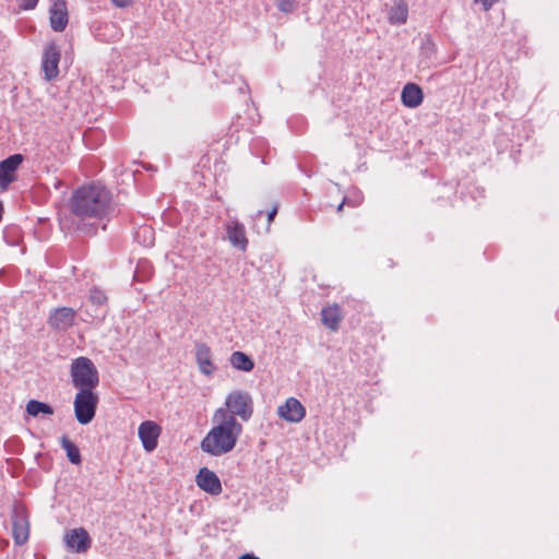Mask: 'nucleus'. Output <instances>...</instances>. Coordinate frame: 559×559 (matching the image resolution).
Wrapping results in <instances>:
<instances>
[{
	"label": "nucleus",
	"instance_id": "nucleus-1",
	"mask_svg": "<svg viewBox=\"0 0 559 559\" xmlns=\"http://www.w3.org/2000/svg\"><path fill=\"white\" fill-rule=\"evenodd\" d=\"M212 420L213 427L202 439L201 450L212 456L231 452L242 433V425L223 409H216Z\"/></svg>",
	"mask_w": 559,
	"mask_h": 559
},
{
	"label": "nucleus",
	"instance_id": "nucleus-2",
	"mask_svg": "<svg viewBox=\"0 0 559 559\" xmlns=\"http://www.w3.org/2000/svg\"><path fill=\"white\" fill-rule=\"evenodd\" d=\"M72 213L80 218H103L114 211L110 191L99 182L82 186L71 198Z\"/></svg>",
	"mask_w": 559,
	"mask_h": 559
},
{
	"label": "nucleus",
	"instance_id": "nucleus-3",
	"mask_svg": "<svg viewBox=\"0 0 559 559\" xmlns=\"http://www.w3.org/2000/svg\"><path fill=\"white\" fill-rule=\"evenodd\" d=\"M71 378L73 385L80 390L93 391L98 383V371L93 361L87 357L75 358L71 364Z\"/></svg>",
	"mask_w": 559,
	"mask_h": 559
},
{
	"label": "nucleus",
	"instance_id": "nucleus-4",
	"mask_svg": "<svg viewBox=\"0 0 559 559\" xmlns=\"http://www.w3.org/2000/svg\"><path fill=\"white\" fill-rule=\"evenodd\" d=\"M218 409L233 415V418L239 417L242 421H248L253 414V400L249 392L234 390L226 396L225 406Z\"/></svg>",
	"mask_w": 559,
	"mask_h": 559
},
{
	"label": "nucleus",
	"instance_id": "nucleus-5",
	"mask_svg": "<svg viewBox=\"0 0 559 559\" xmlns=\"http://www.w3.org/2000/svg\"><path fill=\"white\" fill-rule=\"evenodd\" d=\"M98 396L93 391L80 390L74 397V414L81 425L90 424L96 413Z\"/></svg>",
	"mask_w": 559,
	"mask_h": 559
},
{
	"label": "nucleus",
	"instance_id": "nucleus-6",
	"mask_svg": "<svg viewBox=\"0 0 559 559\" xmlns=\"http://www.w3.org/2000/svg\"><path fill=\"white\" fill-rule=\"evenodd\" d=\"M22 154H13L0 162V190L7 191L12 182L16 180V170L23 163Z\"/></svg>",
	"mask_w": 559,
	"mask_h": 559
},
{
	"label": "nucleus",
	"instance_id": "nucleus-7",
	"mask_svg": "<svg viewBox=\"0 0 559 559\" xmlns=\"http://www.w3.org/2000/svg\"><path fill=\"white\" fill-rule=\"evenodd\" d=\"M76 312L70 307H60L50 311L47 323L51 330L64 332L74 325Z\"/></svg>",
	"mask_w": 559,
	"mask_h": 559
},
{
	"label": "nucleus",
	"instance_id": "nucleus-8",
	"mask_svg": "<svg viewBox=\"0 0 559 559\" xmlns=\"http://www.w3.org/2000/svg\"><path fill=\"white\" fill-rule=\"evenodd\" d=\"M60 50L55 43L45 46L41 58V69L47 81L56 79L59 74Z\"/></svg>",
	"mask_w": 559,
	"mask_h": 559
},
{
	"label": "nucleus",
	"instance_id": "nucleus-9",
	"mask_svg": "<svg viewBox=\"0 0 559 559\" xmlns=\"http://www.w3.org/2000/svg\"><path fill=\"white\" fill-rule=\"evenodd\" d=\"M160 433L162 427L153 420H145L140 424L138 435L146 452H153L157 448Z\"/></svg>",
	"mask_w": 559,
	"mask_h": 559
},
{
	"label": "nucleus",
	"instance_id": "nucleus-10",
	"mask_svg": "<svg viewBox=\"0 0 559 559\" xmlns=\"http://www.w3.org/2000/svg\"><path fill=\"white\" fill-rule=\"evenodd\" d=\"M63 539L67 548L78 554L86 552L91 547V537L83 527L68 531Z\"/></svg>",
	"mask_w": 559,
	"mask_h": 559
},
{
	"label": "nucleus",
	"instance_id": "nucleus-11",
	"mask_svg": "<svg viewBox=\"0 0 559 559\" xmlns=\"http://www.w3.org/2000/svg\"><path fill=\"white\" fill-rule=\"evenodd\" d=\"M226 236L233 247L246 251L248 247V238L246 228L237 218H230L225 223Z\"/></svg>",
	"mask_w": 559,
	"mask_h": 559
},
{
	"label": "nucleus",
	"instance_id": "nucleus-12",
	"mask_svg": "<svg viewBox=\"0 0 559 559\" xmlns=\"http://www.w3.org/2000/svg\"><path fill=\"white\" fill-rule=\"evenodd\" d=\"M12 533L16 545H23L28 539V518L23 509H14L12 515Z\"/></svg>",
	"mask_w": 559,
	"mask_h": 559
},
{
	"label": "nucleus",
	"instance_id": "nucleus-13",
	"mask_svg": "<svg viewBox=\"0 0 559 559\" xmlns=\"http://www.w3.org/2000/svg\"><path fill=\"white\" fill-rule=\"evenodd\" d=\"M277 414L288 423H299L304 419L306 409L297 399L289 397L285 404L278 406Z\"/></svg>",
	"mask_w": 559,
	"mask_h": 559
},
{
	"label": "nucleus",
	"instance_id": "nucleus-14",
	"mask_svg": "<svg viewBox=\"0 0 559 559\" xmlns=\"http://www.w3.org/2000/svg\"><path fill=\"white\" fill-rule=\"evenodd\" d=\"M195 483L202 490L211 495L216 496L222 492V484L218 476L207 467H202L199 471Z\"/></svg>",
	"mask_w": 559,
	"mask_h": 559
},
{
	"label": "nucleus",
	"instance_id": "nucleus-15",
	"mask_svg": "<svg viewBox=\"0 0 559 559\" xmlns=\"http://www.w3.org/2000/svg\"><path fill=\"white\" fill-rule=\"evenodd\" d=\"M69 21L66 0H55L49 10L50 26L55 32H62Z\"/></svg>",
	"mask_w": 559,
	"mask_h": 559
},
{
	"label": "nucleus",
	"instance_id": "nucleus-16",
	"mask_svg": "<svg viewBox=\"0 0 559 559\" xmlns=\"http://www.w3.org/2000/svg\"><path fill=\"white\" fill-rule=\"evenodd\" d=\"M195 360H197V364H198V367H199V370L201 373L210 377L215 372L216 367L212 361L211 348L206 344H204V343L197 344Z\"/></svg>",
	"mask_w": 559,
	"mask_h": 559
},
{
	"label": "nucleus",
	"instance_id": "nucleus-17",
	"mask_svg": "<svg viewBox=\"0 0 559 559\" xmlns=\"http://www.w3.org/2000/svg\"><path fill=\"white\" fill-rule=\"evenodd\" d=\"M401 99L405 107L416 108L423 103L424 93L417 84L407 83L402 90Z\"/></svg>",
	"mask_w": 559,
	"mask_h": 559
},
{
	"label": "nucleus",
	"instance_id": "nucleus-18",
	"mask_svg": "<svg viewBox=\"0 0 559 559\" xmlns=\"http://www.w3.org/2000/svg\"><path fill=\"white\" fill-rule=\"evenodd\" d=\"M408 16V5L405 1L395 2L389 10V22L393 25L406 23Z\"/></svg>",
	"mask_w": 559,
	"mask_h": 559
},
{
	"label": "nucleus",
	"instance_id": "nucleus-19",
	"mask_svg": "<svg viewBox=\"0 0 559 559\" xmlns=\"http://www.w3.org/2000/svg\"><path fill=\"white\" fill-rule=\"evenodd\" d=\"M322 322L325 326H328L332 331H336L338 329V324L341 322V309L337 305L323 308L321 310Z\"/></svg>",
	"mask_w": 559,
	"mask_h": 559
},
{
	"label": "nucleus",
	"instance_id": "nucleus-20",
	"mask_svg": "<svg viewBox=\"0 0 559 559\" xmlns=\"http://www.w3.org/2000/svg\"><path fill=\"white\" fill-rule=\"evenodd\" d=\"M230 365L240 371L249 372L254 368V361L243 352H234L229 358Z\"/></svg>",
	"mask_w": 559,
	"mask_h": 559
},
{
	"label": "nucleus",
	"instance_id": "nucleus-21",
	"mask_svg": "<svg viewBox=\"0 0 559 559\" xmlns=\"http://www.w3.org/2000/svg\"><path fill=\"white\" fill-rule=\"evenodd\" d=\"M26 412L28 415H31L33 417H36L39 414H44V415H52L53 414V409L50 405H48L44 402L36 401V400L28 401V403L26 404Z\"/></svg>",
	"mask_w": 559,
	"mask_h": 559
},
{
	"label": "nucleus",
	"instance_id": "nucleus-22",
	"mask_svg": "<svg viewBox=\"0 0 559 559\" xmlns=\"http://www.w3.org/2000/svg\"><path fill=\"white\" fill-rule=\"evenodd\" d=\"M61 447H62V449L66 450L67 457L69 459V461L71 463H73V464L81 463L82 459H81L80 450L68 437L63 436L61 438Z\"/></svg>",
	"mask_w": 559,
	"mask_h": 559
},
{
	"label": "nucleus",
	"instance_id": "nucleus-23",
	"mask_svg": "<svg viewBox=\"0 0 559 559\" xmlns=\"http://www.w3.org/2000/svg\"><path fill=\"white\" fill-rule=\"evenodd\" d=\"M135 238L143 246L151 247L154 245V230L147 225L140 226L135 231Z\"/></svg>",
	"mask_w": 559,
	"mask_h": 559
},
{
	"label": "nucleus",
	"instance_id": "nucleus-24",
	"mask_svg": "<svg viewBox=\"0 0 559 559\" xmlns=\"http://www.w3.org/2000/svg\"><path fill=\"white\" fill-rule=\"evenodd\" d=\"M90 300L94 305H104L107 301V296L102 289L95 287L90 292Z\"/></svg>",
	"mask_w": 559,
	"mask_h": 559
},
{
	"label": "nucleus",
	"instance_id": "nucleus-25",
	"mask_svg": "<svg viewBox=\"0 0 559 559\" xmlns=\"http://www.w3.org/2000/svg\"><path fill=\"white\" fill-rule=\"evenodd\" d=\"M277 8L284 13H290L295 9V0H277Z\"/></svg>",
	"mask_w": 559,
	"mask_h": 559
},
{
	"label": "nucleus",
	"instance_id": "nucleus-26",
	"mask_svg": "<svg viewBox=\"0 0 559 559\" xmlns=\"http://www.w3.org/2000/svg\"><path fill=\"white\" fill-rule=\"evenodd\" d=\"M38 0H22L21 8L23 10H33L36 8Z\"/></svg>",
	"mask_w": 559,
	"mask_h": 559
},
{
	"label": "nucleus",
	"instance_id": "nucleus-27",
	"mask_svg": "<svg viewBox=\"0 0 559 559\" xmlns=\"http://www.w3.org/2000/svg\"><path fill=\"white\" fill-rule=\"evenodd\" d=\"M133 0H110L111 4L116 8L123 9L129 7Z\"/></svg>",
	"mask_w": 559,
	"mask_h": 559
},
{
	"label": "nucleus",
	"instance_id": "nucleus-28",
	"mask_svg": "<svg viewBox=\"0 0 559 559\" xmlns=\"http://www.w3.org/2000/svg\"><path fill=\"white\" fill-rule=\"evenodd\" d=\"M475 2H480L483 5V9L485 11H488L492 8V5L498 2L499 0H474Z\"/></svg>",
	"mask_w": 559,
	"mask_h": 559
},
{
	"label": "nucleus",
	"instance_id": "nucleus-29",
	"mask_svg": "<svg viewBox=\"0 0 559 559\" xmlns=\"http://www.w3.org/2000/svg\"><path fill=\"white\" fill-rule=\"evenodd\" d=\"M278 211V204H274L273 209L267 213V222L271 224L277 214Z\"/></svg>",
	"mask_w": 559,
	"mask_h": 559
},
{
	"label": "nucleus",
	"instance_id": "nucleus-30",
	"mask_svg": "<svg viewBox=\"0 0 559 559\" xmlns=\"http://www.w3.org/2000/svg\"><path fill=\"white\" fill-rule=\"evenodd\" d=\"M238 559H260V558L255 557L252 554H245V555L240 556Z\"/></svg>",
	"mask_w": 559,
	"mask_h": 559
},
{
	"label": "nucleus",
	"instance_id": "nucleus-31",
	"mask_svg": "<svg viewBox=\"0 0 559 559\" xmlns=\"http://www.w3.org/2000/svg\"><path fill=\"white\" fill-rule=\"evenodd\" d=\"M345 202H346V200H344V201L338 205V207H337V211H338V212L343 209V206H344Z\"/></svg>",
	"mask_w": 559,
	"mask_h": 559
}]
</instances>
